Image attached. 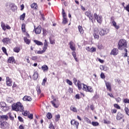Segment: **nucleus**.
<instances>
[{"mask_svg":"<svg viewBox=\"0 0 129 129\" xmlns=\"http://www.w3.org/2000/svg\"><path fill=\"white\" fill-rule=\"evenodd\" d=\"M31 59L33 61H35V60H37V59H38V56H32Z\"/></svg>","mask_w":129,"mask_h":129,"instance_id":"obj_61","label":"nucleus"},{"mask_svg":"<svg viewBox=\"0 0 129 129\" xmlns=\"http://www.w3.org/2000/svg\"><path fill=\"white\" fill-rule=\"evenodd\" d=\"M0 108H2L3 111H8L9 109V107H7V104L4 102H0Z\"/></svg>","mask_w":129,"mask_h":129,"instance_id":"obj_10","label":"nucleus"},{"mask_svg":"<svg viewBox=\"0 0 129 129\" xmlns=\"http://www.w3.org/2000/svg\"><path fill=\"white\" fill-rule=\"evenodd\" d=\"M118 54V49L117 48H113L112 49L111 52H110V55H113V56H116Z\"/></svg>","mask_w":129,"mask_h":129,"instance_id":"obj_21","label":"nucleus"},{"mask_svg":"<svg viewBox=\"0 0 129 129\" xmlns=\"http://www.w3.org/2000/svg\"><path fill=\"white\" fill-rule=\"evenodd\" d=\"M34 42L38 46H43V43L37 40H34Z\"/></svg>","mask_w":129,"mask_h":129,"instance_id":"obj_34","label":"nucleus"},{"mask_svg":"<svg viewBox=\"0 0 129 129\" xmlns=\"http://www.w3.org/2000/svg\"><path fill=\"white\" fill-rule=\"evenodd\" d=\"M49 128L50 129H55V127H54V125H53V124L52 123H50L49 125Z\"/></svg>","mask_w":129,"mask_h":129,"instance_id":"obj_57","label":"nucleus"},{"mask_svg":"<svg viewBox=\"0 0 129 129\" xmlns=\"http://www.w3.org/2000/svg\"><path fill=\"white\" fill-rule=\"evenodd\" d=\"M25 18H26V13H23L20 16V21H24Z\"/></svg>","mask_w":129,"mask_h":129,"instance_id":"obj_37","label":"nucleus"},{"mask_svg":"<svg viewBox=\"0 0 129 129\" xmlns=\"http://www.w3.org/2000/svg\"><path fill=\"white\" fill-rule=\"evenodd\" d=\"M10 7L11 8V10H12L13 12H16V11L18 10V7H17V6H16L14 3L11 4Z\"/></svg>","mask_w":129,"mask_h":129,"instance_id":"obj_22","label":"nucleus"},{"mask_svg":"<svg viewBox=\"0 0 129 129\" xmlns=\"http://www.w3.org/2000/svg\"><path fill=\"white\" fill-rule=\"evenodd\" d=\"M124 51L125 52L124 53V57H127V49L126 48L124 49Z\"/></svg>","mask_w":129,"mask_h":129,"instance_id":"obj_47","label":"nucleus"},{"mask_svg":"<svg viewBox=\"0 0 129 129\" xmlns=\"http://www.w3.org/2000/svg\"><path fill=\"white\" fill-rule=\"evenodd\" d=\"M31 8L33 9V10H35V11H38V4L37 3H32L31 6Z\"/></svg>","mask_w":129,"mask_h":129,"instance_id":"obj_24","label":"nucleus"},{"mask_svg":"<svg viewBox=\"0 0 129 129\" xmlns=\"http://www.w3.org/2000/svg\"><path fill=\"white\" fill-rule=\"evenodd\" d=\"M66 82L69 84V85H72L73 83L71 82V81L69 80V79L66 80Z\"/></svg>","mask_w":129,"mask_h":129,"instance_id":"obj_51","label":"nucleus"},{"mask_svg":"<svg viewBox=\"0 0 129 129\" xmlns=\"http://www.w3.org/2000/svg\"><path fill=\"white\" fill-rule=\"evenodd\" d=\"M10 119H11V120H14V116H13V115L12 114V113L9 112L8 113Z\"/></svg>","mask_w":129,"mask_h":129,"instance_id":"obj_46","label":"nucleus"},{"mask_svg":"<svg viewBox=\"0 0 129 129\" xmlns=\"http://www.w3.org/2000/svg\"><path fill=\"white\" fill-rule=\"evenodd\" d=\"M124 111H125L126 114H127V115H129V109H128V108L125 107Z\"/></svg>","mask_w":129,"mask_h":129,"instance_id":"obj_53","label":"nucleus"},{"mask_svg":"<svg viewBox=\"0 0 129 129\" xmlns=\"http://www.w3.org/2000/svg\"><path fill=\"white\" fill-rule=\"evenodd\" d=\"M18 120H19V121H21V122H24V119H23L22 118V117L19 116L18 117Z\"/></svg>","mask_w":129,"mask_h":129,"instance_id":"obj_59","label":"nucleus"},{"mask_svg":"<svg viewBox=\"0 0 129 129\" xmlns=\"http://www.w3.org/2000/svg\"><path fill=\"white\" fill-rule=\"evenodd\" d=\"M100 78L102 79H104L105 78V75H104V74L103 73H101L100 74Z\"/></svg>","mask_w":129,"mask_h":129,"instance_id":"obj_55","label":"nucleus"},{"mask_svg":"<svg viewBox=\"0 0 129 129\" xmlns=\"http://www.w3.org/2000/svg\"><path fill=\"white\" fill-rule=\"evenodd\" d=\"M0 127L3 129H9V123L7 121H1L0 122Z\"/></svg>","mask_w":129,"mask_h":129,"instance_id":"obj_9","label":"nucleus"},{"mask_svg":"<svg viewBox=\"0 0 129 129\" xmlns=\"http://www.w3.org/2000/svg\"><path fill=\"white\" fill-rule=\"evenodd\" d=\"M47 48H48V42H47V40L45 39L44 40V46L43 47V50L35 51V53L36 54H43V53H45V52H46V49Z\"/></svg>","mask_w":129,"mask_h":129,"instance_id":"obj_3","label":"nucleus"},{"mask_svg":"<svg viewBox=\"0 0 129 129\" xmlns=\"http://www.w3.org/2000/svg\"><path fill=\"white\" fill-rule=\"evenodd\" d=\"M36 91L37 92L38 95H40V94H41L42 92V91H41V89L40 88V86L39 85L36 86Z\"/></svg>","mask_w":129,"mask_h":129,"instance_id":"obj_32","label":"nucleus"},{"mask_svg":"<svg viewBox=\"0 0 129 129\" xmlns=\"http://www.w3.org/2000/svg\"><path fill=\"white\" fill-rule=\"evenodd\" d=\"M71 123L72 125H74L77 128H78V126L79 125V122H78V121L75 119H73L71 121Z\"/></svg>","mask_w":129,"mask_h":129,"instance_id":"obj_20","label":"nucleus"},{"mask_svg":"<svg viewBox=\"0 0 129 129\" xmlns=\"http://www.w3.org/2000/svg\"><path fill=\"white\" fill-rule=\"evenodd\" d=\"M42 31H43V33H42L43 36H47V34H48V31L45 29V28H43Z\"/></svg>","mask_w":129,"mask_h":129,"instance_id":"obj_40","label":"nucleus"},{"mask_svg":"<svg viewBox=\"0 0 129 129\" xmlns=\"http://www.w3.org/2000/svg\"><path fill=\"white\" fill-rule=\"evenodd\" d=\"M12 108L15 111H19L20 112H22V114L24 116H27L29 114V111H25L24 106H23V104H22L20 102L13 104L12 106Z\"/></svg>","mask_w":129,"mask_h":129,"instance_id":"obj_1","label":"nucleus"},{"mask_svg":"<svg viewBox=\"0 0 129 129\" xmlns=\"http://www.w3.org/2000/svg\"><path fill=\"white\" fill-rule=\"evenodd\" d=\"M105 84L107 90H108V91H109L110 92H111L112 90L111 89V84L106 81H105Z\"/></svg>","mask_w":129,"mask_h":129,"instance_id":"obj_17","label":"nucleus"},{"mask_svg":"<svg viewBox=\"0 0 129 129\" xmlns=\"http://www.w3.org/2000/svg\"><path fill=\"white\" fill-rule=\"evenodd\" d=\"M7 63L10 64H16V59H15V57L11 56L9 57L7 60Z\"/></svg>","mask_w":129,"mask_h":129,"instance_id":"obj_14","label":"nucleus"},{"mask_svg":"<svg viewBox=\"0 0 129 129\" xmlns=\"http://www.w3.org/2000/svg\"><path fill=\"white\" fill-rule=\"evenodd\" d=\"M85 16L89 18L92 23H93V14L91 13V11H87L85 13Z\"/></svg>","mask_w":129,"mask_h":129,"instance_id":"obj_8","label":"nucleus"},{"mask_svg":"<svg viewBox=\"0 0 129 129\" xmlns=\"http://www.w3.org/2000/svg\"><path fill=\"white\" fill-rule=\"evenodd\" d=\"M4 45H9L12 44V39L9 37H5L2 39Z\"/></svg>","mask_w":129,"mask_h":129,"instance_id":"obj_7","label":"nucleus"},{"mask_svg":"<svg viewBox=\"0 0 129 129\" xmlns=\"http://www.w3.org/2000/svg\"><path fill=\"white\" fill-rule=\"evenodd\" d=\"M82 90L86 92H93V89L92 88V87L87 86L85 84H83Z\"/></svg>","mask_w":129,"mask_h":129,"instance_id":"obj_4","label":"nucleus"},{"mask_svg":"<svg viewBox=\"0 0 129 129\" xmlns=\"http://www.w3.org/2000/svg\"><path fill=\"white\" fill-rule=\"evenodd\" d=\"M117 111V110L116 109H112L111 110V113H112V114H113V113H116Z\"/></svg>","mask_w":129,"mask_h":129,"instance_id":"obj_62","label":"nucleus"},{"mask_svg":"<svg viewBox=\"0 0 129 129\" xmlns=\"http://www.w3.org/2000/svg\"><path fill=\"white\" fill-rule=\"evenodd\" d=\"M102 48H103V45H102V44H99L98 45V49H99L100 50H101V49H102Z\"/></svg>","mask_w":129,"mask_h":129,"instance_id":"obj_58","label":"nucleus"},{"mask_svg":"<svg viewBox=\"0 0 129 129\" xmlns=\"http://www.w3.org/2000/svg\"><path fill=\"white\" fill-rule=\"evenodd\" d=\"M89 52H91V53H93L94 52H96V48L92 47L90 48V50H89Z\"/></svg>","mask_w":129,"mask_h":129,"instance_id":"obj_43","label":"nucleus"},{"mask_svg":"<svg viewBox=\"0 0 129 129\" xmlns=\"http://www.w3.org/2000/svg\"><path fill=\"white\" fill-rule=\"evenodd\" d=\"M13 51L15 53H19L20 51H21V48L20 47H15L13 48Z\"/></svg>","mask_w":129,"mask_h":129,"instance_id":"obj_33","label":"nucleus"},{"mask_svg":"<svg viewBox=\"0 0 129 129\" xmlns=\"http://www.w3.org/2000/svg\"><path fill=\"white\" fill-rule=\"evenodd\" d=\"M1 28L3 31H6L7 30H11V28L9 24H5L4 22H1Z\"/></svg>","mask_w":129,"mask_h":129,"instance_id":"obj_6","label":"nucleus"},{"mask_svg":"<svg viewBox=\"0 0 129 129\" xmlns=\"http://www.w3.org/2000/svg\"><path fill=\"white\" fill-rule=\"evenodd\" d=\"M21 30L23 33H26V24L25 23L22 24Z\"/></svg>","mask_w":129,"mask_h":129,"instance_id":"obj_36","label":"nucleus"},{"mask_svg":"<svg viewBox=\"0 0 129 129\" xmlns=\"http://www.w3.org/2000/svg\"><path fill=\"white\" fill-rule=\"evenodd\" d=\"M6 83L7 86H12L13 81H12V79L10 78L9 77H6Z\"/></svg>","mask_w":129,"mask_h":129,"instance_id":"obj_19","label":"nucleus"},{"mask_svg":"<svg viewBox=\"0 0 129 129\" xmlns=\"http://www.w3.org/2000/svg\"><path fill=\"white\" fill-rule=\"evenodd\" d=\"M17 86H18V85H17V84H16L15 82H14V83H13V86H12V88H13V89H14V88L17 87Z\"/></svg>","mask_w":129,"mask_h":129,"instance_id":"obj_63","label":"nucleus"},{"mask_svg":"<svg viewBox=\"0 0 129 129\" xmlns=\"http://www.w3.org/2000/svg\"><path fill=\"white\" fill-rule=\"evenodd\" d=\"M70 110L73 111V112H77V109L76 107H73V106H71Z\"/></svg>","mask_w":129,"mask_h":129,"instance_id":"obj_38","label":"nucleus"},{"mask_svg":"<svg viewBox=\"0 0 129 129\" xmlns=\"http://www.w3.org/2000/svg\"><path fill=\"white\" fill-rule=\"evenodd\" d=\"M49 42H50V44H51V45H53V44H55V39H52V37H50Z\"/></svg>","mask_w":129,"mask_h":129,"instance_id":"obj_42","label":"nucleus"},{"mask_svg":"<svg viewBox=\"0 0 129 129\" xmlns=\"http://www.w3.org/2000/svg\"><path fill=\"white\" fill-rule=\"evenodd\" d=\"M85 120L87 123H91V121L87 117L85 118Z\"/></svg>","mask_w":129,"mask_h":129,"instance_id":"obj_52","label":"nucleus"},{"mask_svg":"<svg viewBox=\"0 0 129 129\" xmlns=\"http://www.w3.org/2000/svg\"><path fill=\"white\" fill-rule=\"evenodd\" d=\"M23 100H24V101H32V97L31 96L26 95L24 96Z\"/></svg>","mask_w":129,"mask_h":129,"instance_id":"obj_26","label":"nucleus"},{"mask_svg":"<svg viewBox=\"0 0 129 129\" xmlns=\"http://www.w3.org/2000/svg\"><path fill=\"white\" fill-rule=\"evenodd\" d=\"M38 77H39V74L38 73V72H35L33 75V80H37V79H38Z\"/></svg>","mask_w":129,"mask_h":129,"instance_id":"obj_30","label":"nucleus"},{"mask_svg":"<svg viewBox=\"0 0 129 129\" xmlns=\"http://www.w3.org/2000/svg\"><path fill=\"white\" fill-rule=\"evenodd\" d=\"M94 18L95 19V20H97V22L99 23V24H101L102 23V17L99 16L97 15V14L94 13Z\"/></svg>","mask_w":129,"mask_h":129,"instance_id":"obj_12","label":"nucleus"},{"mask_svg":"<svg viewBox=\"0 0 129 129\" xmlns=\"http://www.w3.org/2000/svg\"><path fill=\"white\" fill-rule=\"evenodd\" d=\"M124 103H129V99L127 98H125L123 100Z\"/></svg>","mask_w":129,"mask_h":129,"instance_id":"obj_60","label":"nucleus"},{"mask_svg":"<svg viewBox=\"0 0 129 129\" xmlns=\"http://www.w3.org/2000/svg\"><path fill=\"white\" fill-rule=\"evenodd\" d=\"M98 28H95L94 29V33L93 36L94 37V39H96L97 40H98L99 39V35H98Z\"/></svg>","mask_w":129,"mask_h":129,"instance_id":"obj_13","label":"nucleus"},{"mask_svg":"<svg viewBox=\"0 0 129 129\" xmlns=\"http://www.w3.org/2000/svg\"><path fill=\"white\" fill-rule=\"evenodd\" d=\"M83 83H82L79 80L78 81V83L77 84V85L78 86V88L79 90H81L83 88H82V86L83 87Z\"/></svg>","mask_w":129,"mask_h":129,"instance_id":"obj_25","label":"nucleus"},{"mask_svg":"<svg viewBox=\"0 0 129 129\" xmlns=\"http://www.w3.org/2000/svg\"><path fill=\"white\" fill-rule=\"evenodd\" d=\"M111 23L113 25V26L116 29V30H118L119 29V26L116 25V22L114 21L113 19V17H111Z\"/></svg>","mask_w":129,"mask_h":129,"instance_id":"obj_18","label":"nucleus"},{"mask_svg":"<svg viewBox=\"0 0 129 129\" xmlns=\"http://www.w3.org/2000/svg\"><path fill=\"white\" fill-rule=\"evenodd\" d=\"M41 69L43 70V72H47L49 70V68L48 66L44 64L41 67Z\"/></svg>","mask_w":129,"mask_h":129,"instance_id":"obj_27","label":"nucleus"},{"mask_svg":"<svg viewBox=\"0 0 129 129\" xmlns=\"http://www.w3.org/2000/svg\"><path fill=\"white\" fill-rule=\"evenodd\" d=\"M124 117V116L121 112H118L116 115V119L117 120H121V119H122Z\"/></svg>","mask_w":129,"mask_h":129,"instance_id":"obj_15","label":"nucleus"},{"mask_svg":"<svg viewBox=\"0 0 129 129\" xmlns=\"http://www.w3.org/2000/svg\"><path fill=\"white\" fill-rule=\"evenodd\" d=\"M115 81L116 82V83H118V84H120V83H121V82L119 79H115Z\"/></svg>","mask_w":129,"mask_h":129,"instance_id":"obj_56","label":"nucleus"},{"mask_svg":"<svg viewBox=\"0 0 129 129\" xmlns=\"http://www.w3.org/2000/svg\"><path fill=\"white\" fill-rule=\"evenodd\" d=\"M100 69L104 71H106V70L105 69V67L104 66H100Z\"/></svg>","mask_w":129,"mask_h":129,"instance_id":"obj_54","label":"nucleus"},{"mask_svg":"<svg viewBox=\"0 0 129 129\" xmlns=\"http://www.w3.org/2000/svg\"><path fill=\"white\" fill-rule=\"evenodd\" d=\"M69 45H70V48L72 51H76V47H75V44L73 41H70Z\"/></svg>","mask_w":129,"mask_h":129,"instance_id":"obj_16","label":"nucleus"},{"mask_svg":"<svg viewBox=\"0 0 129 129\" xmlns=\"http://www.w3.org/2000/svg\"><path fill=\"white\" fill-rule=\"evenodd\" d=\"M99 34L100 36H104V35H106V34H107V32H106V30L100 29L99 30Z\"/></svg>","mask_w":129,"mask_h":129,"instance_id":"obj_23","label":"nucleus"},{"mask_svg":"<svg viewBox=\"0 0 129 129\" xmlns=\"http://www.w3.org/2000/svg\"><path fill=\"white\" fill-rule=\"evenodd\" d=\"M34 29L33 31H35V33L36 35L41 34V31H42V27L41 25H38L37 27H36V26H34Z\"/></svg>","mask_w":129,"mask_h":129,"instance_id":"obj_11","label":"nucleus"},{"mask_svg":"<svg viewBox=\"0 0 129 129\" xmlns=\"http://www.w3.org/2000/svg\"><path fill=\"white\" fill-rule=\"evenodd\" d=\"M92 124L93 125V126H98V125H99V123L98 122L92 121Z\"/></svg>","mask_w":129,"mask_h":129,"instance_id":"obj_45","label":"nucleus"},{"mask_svg":"<svg viewBox=\"0 0 129 129\" xmlns=\"http://www.w3.org/2000/svg\"><path fill=\"white\" fill-rule=\"evenodd\" d=\"M72 54L75 61H76V62H78V59L77 58V54H76V52H75V51H74L72 52Z\"/></svg>","mask_w":129,"mask_h":129,"instance_id":"obj_31","label":"nucleus"},{"mask_svg":"<svg viewBox=\"0 0 129 129\" xmlns=\"http://www.w3.org/2000/svg\"><path fill=\"white\" fill-rule=\"evenodd\" d=\"M78 30L79 33H80L81 35H83V34H84V30H83V27H82L81 26H78Z\"/></svg>","mask_w":129,"mask_h":129,"instance_id":"obj_29","label":"nucleus"},{"mask_svg":"<svg viewBox=\"0 0 129 129\" xmlns=\"http://www.w3.org/2000/svg\"><path fill=\"white\" fill-rule=\"evenodd\" d=\"M24 41L27 45H30L31 44V40L28 39L27 37H24Z\"/></svg>","mask_w":129,"mask_h":129,"instance_id":"obj_28","label":"nucleus"},{"mask_svg":"<svg viewBox=\"0 0 129 129\" xmlns=\"http://www.w3.org/2000/svg\"><path fill=\"white\" fill-rule=\"evenodd\" d=\"M114 107H115V108H116L117 109H120V106L117 104H114Z\"/></svg>","mask_w":129,"mask_h":129,"instance_id":"obj_50","label":"nucleus"},{"mask_svg":"<svg viewBox=\"0 0 129 129\" xmlns=\"http://www.w3.org/2000/svg\"><path fill=\"white\" fill-rule=\"evenodd\" d=\"M2 50L3 52L4 53V54H5V55H6L7 56H9L8 52H7V48H6V47H2Z\"/></svg>","mask_w":129,"mask_h":129,"instance_id":"obj_39","label":"nucleus"},{"mask_svg":"<svg viewBox=\"0 0 129 129\" xmlns=\"http://www.w3.org/2000/svg\"><path fill=\"white\" fill-rule=\"evenodd\" d=\"M1 119H3V120H8L9 119V116L7 115H3L1 116Z\"/></svg>","mask_w":129,"mask_h":129,"instance_id":"obj_35","label":"nucleus"},{"mask_svg":"<svg viewBox=\"0 0 129 129\" xmlns=\"http://www.w3.org/2000/svg\"><path fill=\"white\" fill-rule=\"evenodd\" d=\"M68 23V20H67V18L66 17L63 18L62 23L63 25H66Z\"/></svg>","mask_w":129,"mask_h":129,"instance_id":"obj_41","label":"nucleus"},{"mask_svg":"<svg viewBox=\"0 0 129 129\" xmlns=\"http://www.w3.org/2000/svg\"><path fill=\"white\" fill-rule=\"evenodd\" d=\"M60 118V114H57L55 115V121H58Z\"/></svg>","mask_w":129,"mask_h":129,"instance_id":"obj_49","label":"nucleus"},{"mask_svg":"<svg viewBox=\"0 0 129 129\" xmlns=\"http://www.w3.org/2000/svg\"><path fill=\"white\" fill-rule=\"evenodd\" d=\"M51 98L52 99H53L52 101H50L52 105L53 106V107H55V108H58V107H59V105L56 104V102H57V99L55 98V97L53 95L51 96Z\"/></svg>","mask_w":129,"mask_h":129,"instance_id":"obj_5","label":"nucleus"},{"mask_svg":"<svg viewBox=\"0 0 129 129\" xmlns=\"http://www.w3.org/2000/svg\"><path fill=\"white\" fill-rule=\"evenodd\" d=\"M19 129H25V127L24 126V125H23V124H20L19 126Z\"/></svg>","mask_w":129,"mask_h":129,"instance_id":"obj_64","label":"nucleus"},{"mask_svg":"<svg viewBox=\"0 0 129 129\" xmlns=\"http://www.w3.org/2000/svg\"><path fill=\"white\" fill-rule=\"evenodd\" d=\"M46 117L48 119H51V118H52V114L50 112L47 113Z\"/></svg>","mask_w":129,"mask_h":129,"instance_id":"obj_44","label":"nucleus"},{"mask_svg":"<svg viewBox=\"0 0 129 129\" xmlns=\"http://www.w3.org/2000/svg\"><path fill=\"white\" fill-rule=\"evenodd\" d=\"M127 48V42L125 39H120L118 42V50H124Z\"/></svg>","mask_w":129,"mask_h":129,"instance_id":"obj_2","label":"nucleus"},{"mask_svg":"<svg viewBox=\"0 0 129 129\" xmlns=\"http://www.w3.org/2000/svg\"><path fill=\"white\" fill-rule=\"evenodd\" d=\"M46 82H47V78H45L44 79H43V81H42V85H43V86H45V83H46Z\"/></svg>","mask_w":129,"mask_h":129,"instance_id":"obj_48","label":"nucleus"}]
</instances>
